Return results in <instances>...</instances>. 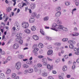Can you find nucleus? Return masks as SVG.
Wrapping results in <instances>:
<instances>
[{"label":"nucleus","mask_w":79,"mask_h":79,"mask_svg":"<svg viewBox=\"0 0 79 79\" xmlns=\"http://www.w3.org/2000/svg\"><path fill=\"white\" fill-rule=\"evenodd\" d=\"M60 25H58L56 23H54L52 26V28H50L52 30H54V31H58L57 30H56V29H60Z\"/></svg>","instance_id":"1"},{"label":"nucleus","mask_w":79,"mask_h":79,"mask_svg":"<svg viewBox=\"0 0 79 79\" xmlns=\"http://www.w3.org/2000/svg\"><path fill=\"white\" fill-rule=\"evenodd\" d=\"M21 63L20 62H17L15 65V67L17 69H19L20 68H21Z\"/></svg>","instance_id":"2"},{"label":"nucleus","mask_w":79,"mask_h":79,"mask_svg":"<svg viewBox=\"0 0 79 79\" xmlns=\"http://www.w3.org/2000/svg\"><path fill=\"white\" fill-rule=\"evenodd\" d=\"M22 26L23 28L27 29L29 27V23H27L23 22L22 24Z\"/></svg>","instance_id":"3"},{"label":"nucleus","mask_w":79,"mask_h":79,"mask_svg":"<svg viewBox=\"0 0 79 79\" xmlns=\"http://www.w3.org/2000/svg\"><path fill=\"white\" fill-rule=\"evenodd\" d=\"M59 29H62L64 31H68V30L67 28L63 27L62 25H60V27Z\"/></svg>","instance_id":"4"},{"label":"nucleus","mask_w":79,"mask_h":79,"mask_svg":"<svg viewBox=\"0 0 79 79\" xmlns=\"http://www.w3.org/2000/svg\"><path fill=\"white\" fill-rule=\"evenodd\" d=\"M25 5H26V6H27V5H26V3H23V4H19L18 5V6H19V7L20 9H22L23 6H25Z\"/></svg>","instance_id":"5"},{"label":"nucleus","mask_w":79,"mask_h":79,"mask_svg":"<svg viewBox=\"0 0 79 79\" xmlns=\"http://www.w3.org/2000/svg\"><path fill=\"white\" fill-rule=\"evenodd\" d=\"M30 8L32 10L34 9L35 8V4L33 3H31L30 5Z\"/></svg>","instance_id":"6"},{"label":"nucleus","mask_w":79,"mask_h":79,"mask_svg":"<svg viewBox=\"0 0 79 79\" xmlns=\"http://www.w3.org/2000/svg\"><path fill=\"white\" fill-rule=\"evenodd\" d=\"M13 47V48H14V49H17V48H18V47H19V45L15 43L14 44Z\"/></svg>","instance_id":"7"},{"label":"nucleus","mask_w":79,"mask_h":79,"mask_svg":"<svg viewBox=\"0 0 79 79\" xmlns=\"http://www.w3.org/2000/svg\"><path fill=\"white\" fill-rule=\"evenodd\" d=\"M53 50H49L47 52L48 55H52L53 54Z\"/></svg>","instance_id":"8"},{"label":"nucleus","mask_w":79,"mask_h":79,"mask_svg":"<svg viewBox=\"0 0 79 79\" xmlns=\"http://www.w3.org/2000/svg\"><path fill=\"white\" fill-rule=\"evenodd\" d=\"M39 50V48H35L33 51V53H35V55H37V51Z\"/></svg>","instance_id":"9"},{"label":"nucleus","mask_w":79,"mask_h":79,"mask_svg":"<svg viewBox=\"0 0 79 79\" xmlns=\"http://www.w3.org/2000/svg\"><path fill=\"white\" fill-rule=\"evenodd\" d=\"M33 39L35 40H39V36L36 35H34L33 36Z\"/></svg>","instance_id":"10"},{"label":"nucleus","mask_w":79,"mask_h":79,"mask_svg":"<svg viewBox=\"0 0 79 79\" xmlns=\"http://www.w3.org/2000/svg\"><path fill=\"white\" fill-rule=\"evenodd\" d=\"M61 15V12L58 11L55 14L56 17H60Z\"/></svg>","instance_id":"11"},{"label":"nucleus","mask_w":79,"mask_h":79,"mask_svg":"<svg viewBox=\"0 0 79 79\" xmlns=\"http://www.w3.org/2000/svg\"><path fill=\"white\" fill-rule=\"evenodd\" d=\"M31 15L32 17L35 18L37 16V14L35 12H33L32 13Z\"/></svg>","instance_id":"12"},{"label":"nucleus","mask_w":79,"mask_h":79,"mask_svg":"<svg viewBox=\"0 0 79 79\" xmlns=\"http://www.w3.org/2000/svg\"><path fill=\"white\" fill-rule=\"evenodd\" d=\"M47 68L49 69V70H50L52 69H53V66H50V65L48 64L47 65Z\"/></svg>","instance_id":"13"},{"label":"nucleus","mask_w":79,"mask_h":79,"mask_svg":"<svg viewBox=\"0 0 79 79\" xmlns=\"http://www.w3.org/2000/svg\"><path fill=\"white\" fill-rule=\"evenodd\" d=\"M35 20L34 18H31L29 19V22L30 23H32L34 22Z\"/></svg>","instance_id":"14"},{"label":"nucleus","mask_w":79,"mask_h":79,"mask_svg":"<svg viewBox=\"0 0 79 79\" xmlns=\"http://www.w3.org/2000/svg\"><path fill=\"white\" fill-rule=\"evenodd\" d=\"M22 39V37H18L15 39V41L16 42H19L20 40Z\"/></svg>","instance_id":"15"},{"label":"nucleus","mask_w":79,"mask_h":79,"mask_svg":"<svg viewBox=\"0 0 79 79\" xmlns=\"http://www.w3.org/2000/svg\"><path fill=\"white\" fill-rule=\"evenodd\" d=\"M0 77L2 79H4L5 77V76L3 73H0Z\"/></svg>","instance_id":"16"},{"label":"nucleus","mask_w":79,"mask_h":79,"mask_svg":"<svg viewBox=\"0 0 79 79\" xmlns=\"http://www.w3.org/2000/svg\"><path fill=\"white\" fill-rule=\"evenodd\" d=\"M38 47L40 48H42L44 47V45H43L42 44L39 43L38 44Z\"/></svg>","instance_id":"17"},{"label":"nucleus","mask_w":79,"mask_h":79,"mask_svg":"<svg viewBox=\"0 0 79 79\" xmlns=\"http://www.w3.org/2000/svg\"><path fill=\"white\" fill-rule=\"evenodd\" d=\"M25 32L26 33H27V34H30L31 33V30L27 29L25 30Z\"/></svg>","instance_id":"18"},{"label":"nucleus","mask_w":79,"mask_h":79,"mask_svg":"<svg viewBox=\"0 0 79 79\" xmlns=\"http://www.w3.org/2000/svg\"><path fill=\"white\" fill-rule=\"evenodd\" d=\"M31 31H35L36 29V27L35 26L31 27Z\"/></svg>","instance_id":"19"},{"label":"nucleus","mask_w":79,"mask_h":79,"mask_svg":"<svg viewBox=\"0 0 79 79\" xmlns=\"http://www.w3.org/2000/svg\"><path fill=\"white\" fill-rule=\"evenodd\" d=\"M56 19H57V20H56L57 21V23L58 24H61V22L59 20V19L58 18H57Z\"/></svg>","instance_id":"20"},{"label":"nucleus","mask_w":79,"mask_h":79,"mask_svg":"<svg viewBox=\"0 0 79 79\" xmlns=\"http://www.w3.org/2000/svg\"><path fill=\"white\" fill-rule=\"evenodd\" d=\"M67 67L66 66H64L62 68V69L64 71H66L67 70Z\"/></svg>","instance_id":"21"},{"label":"nucleus","mask_w":79,"mask_h":79,"mask_svg":"<svg viewBox=\"0 0 79 79\" xmlns=\"http://www.w3.org/2000/svg\"><path fill=\"white\" fill-rule=\"evenodd\" d=\"M28 73H33L34 71L33 69H28Z\"/></svg>","instance_id":"22"},{"label":"nucleus","mask_w":79,"mask_h":79,"mask_svg":"<svg viewBox=\"0 0 79 79\" xmlns=\"http://www.w3.org/2000/svg\"><path fill=\"white\" fill-rule=\"evenodd\" d=\"M23 68H29V66L28 65H27L26 64H24L23 65Z\"/></svg>","instance_id":"23"},{"label":"nucleus","mask_w":79,"mask_h":79,"mask_svg":"<svg viewBox=\"0 0 79 79\" xmlns=\"http://www.w3.org/2000/svg\"><path fill=\"white\" fill-rule=\"evenodd\" d=\"M11 73V69H7L6 71V74H10Z\"/></svg>","instance_id":"24"},{"label":"nucleus","mask_w":79,"mask_h":79,"mask_svg":"<svg viewBox=\"0 0 79 79\" xmlns=\"http://www.w3.org/2000/svg\"><path fill=\"white\" fill-rule=\"evenodd\" d=\"M26 63L28 64H32V61H28L26 62Z\"/></svg>","instance_id":"25"},{"label":"nucleus","mask_w":79,"mask_h":79,"mask_svg":"<svg viewBox=\"0 0 79 79\" xmlns=\"http://www.w3.org/2000/svg\"><path fill=\"white\" fill-rule=\"evenodd\" d=\"M69 48H70V49H73L74 48V46L73 44H70L69 46Z\"/></svg>","instance_id":"26"},{"label":"nucleus","mask_w":79,"mask_h":79,"mask_svg":"<svg viewBox=\"0 0 79 79\" xmlns=\"http://www.w3.org/2000/svg\"><path fill=\"white\" fill-rule=\"evenodd\" d=\"M44 21H47L48 20V17H45L44 18Z\"/></svg>","instance_id":"27"},{"label":"nucleus","mask_w":79,"mask_h":79,"mask_svg":"<svg viewBox=\"0 0 79 79\" xmlns=\"http://www.w3.org/2000/svg\"><path fill=\"white\" fill-rule=\"evenodd\" d=\"M47 59H46V58H44L42 59V62L43 63H46V62H47Z\"/></svg>","instance_id":"28"},{"label":"nucleus","mask_w":79,"mask_h":79,"mask_svg":"<svg viewBox=\"0 0 79 79\" xmlns=\"http://www.w3.org/2000/svg\"><path fill=\"white\" fill-rule=\"evenodd\" d=\"M34 68L35 69V71L36 72L37 71V69L38 68H37V66H36V65H34Z\"/></svg>","instance_id":"29"},{"label":"nucleus","mask_w":79,"mask_h":79,"mask_svg":"<svg viewBox=\"0 0 79 79\" xmlns=\"http://www.w3.org/2000/svg\"><path fill=\"white\" fill-rule=\"evenodd\" d=\"M18 57L19 58H20V59H22L24 58V56L23 55H19L18 56Z\"/></svg>","instance_id":"30"},{"label":"nucleus","mask_w":79,"mask_h":79,"mask_svg":"<svg viewBox=\"0 0 79 79\" xmlns=\"http://www.w3.org/2000/svg\"><path fill=\"white\" fill-rule=\"evenodd\" d=\"M16 77V74L15 73H13L12 75V78H15Z\"/></svg>","instance_id":"31"},{"label":"nucleus","mask_w":79,"mask_h":79,"mask_svg":"<svg viewBox=\"0 0 79 79\" xmlns=\"http://www.w3.org/2000/svg\"><path fill=\"white\" fill-rule=\"evenodd\" d=\"M38 45L37 44H35L34 45H33L32 48H34L35 49V48H37V47H38Z\"/></svg>","instance_id":"32"},{"label":"nucleus","mask_w":79,"mask_h":79,"mask_svg":"<svg viewBox=\"0 0 79 79\" xmlns=\"http://www.w3.org/2000/svg\"><path fill=\"white\" fill-rule=\"evenodd\" d=\"M68 40V38H63L62 40V41L63 42H66Z\"/></svg>","instance_id":"33"},{"label":"nucleus","mask_w":79,"mask_h":79,"mask_svg":"<svg viewBox=\"0 0 79 79\" xmlns=\"http://www.w3.org/2000/svg\"><path fill=\"white\" fill-rule=\"evenodd\" d=\"M40 32L42 34V35H45V34H44V31H43L42 29L40 30Z\"/></svg>","instance_id":"34"},{"label":"nucleus","mask_w":79,"mask_h":79,"mask_svg":"<svg viewBox=\"0 0 79 79\" xmlns=\"http://www.w3.org/2000/svg\"><path fill=\"white\" fill-rule=\"evenodd\" d=\"M60 61V60L59 59H57L56 60L55 63H58Z\"/></svg>","instance_id":"35"},{"label":"nucleus","mask_w":79,"mask_h":79,"mask_svg":"<svg viewBox=\"0 0 79 79\" xmlns=\"http://www.w3.org/2000/svg\"><path fill=\"white\" fill-rule=\"evenodd\" d=\"M21 33H18L17 34V36L18 37H22L21 36Z\"/></svg>","instance_id":"36"},{"label":"nucleus","mask_w":79,"mask_h":79,"mask_svg":"<svg viewBox=\"0 0 79 79\" xmlns=\"http://www.w3.org/2000/svg\"><path fill=\"white\" fill-rule=\"evenodd\" d=\"M11 10V8L10 7H9L7 9V11L10 12Z\"/></svg>","instance_id":"37"},{"label":"nucleus","mask_w":79,"mask_h":79,"mask_svg":"<svg viewBox=\"0 0 79 79\" xmlns=\"http://www.w3.org/2000/svg\"><path fill=\"white\" fill-rule=\"evenodd\" d=\"M61 9V7H59L56 8V11H60Z\"/></svg>","instance_id":"38"},{"label":"nucleus","mask_w":79,"mask_h":79,"mask_svg":"<svg viewBox=\"0 0 79 79\" xmlns=\"http://www.w3.org/2000/svg\"><path fill=\"white\" fill-rule=\"evenodd\" d=\"M42 76H47V73H43L42 74Z\"/></svg>","instance_id":"39"},{"label":"nucleus","mask_w":79,"mask_h":79,"mask_svg":"<svg viewBox=\"0 0 79 79\" xmlns=\"http://www.w3.org/2000/svg\"><path fill=\"white\" fill-rule=\"evenodd\" d=\"M65 5H66L67 6H68V5H70V2H65Z\"/></svg>","instance_id":"40"},{"label":"nucleus","mask_w":79,"mask_h":79,"mask_svg":"<svg viewBox=\"0 0 79 79\" xmlns=\"http://www.w3.org/2000/svg\"><path fill=\"white\" fill-rule=\"evenodd\" d=\"M12 59V57L11 56H9L7 58V60H8L9 61H10V60H11Z\"/></svg>","instance_id":"41"},{"label":"nucleus","mask_w":79,"mask_h":79,"mask_svg":"<svg viewBox=\"0 0 79 79\" xmlns=\"http://www.w3.org/2000/svg\"><path fill=\"white\" fill-rule=\"evenodd\" d=\"M56 45H58V46H60V45H61V43H56Z\"/></svg>","instance_id":"42"},{"label":"nucleus","mask_w":79,"mask_h":79,"mask_svg":"<svg viewBox=\"0 0 79 79\" xmlns=\"http://www.w3.org/2000/svg\"><path fill=\"white\" fill-rule=\"evenodd\" d=\"M8 63V61L6 60L5 61H4L2 62V64H5L6 63Z\"/></svg>","instance_id":"43"},{"label":"nucleus","mask_w":79,"mask_h":79,"mask_svg":"<svg viewBox=\"0 0 79 79\" xmlns=\"http://www.w3.org/2000/svg\"><path fill=\"white\" fill-rule=\"evenodd\" d=\"M28 73V70H25V71L24 72V73L25 74H27Z\"/></svg>","instance_id":"44"},{"label":"nucleus","mask_w":79,"mask_h":79,"mask_svg":"<svg viewBox=\"0 0 79 79\" xmlns=\"http://www.w3.org/2000/svg\"><path fill=\"white\" fill-rule=\"evenodd\" d=\"M19 44H23V41L22 40H21L19 41Z\"/></svg>","instance_id":"45"},{"label":"nucleus","mask_w":79,"mask_h":79,"mask_svg":"<svg viewBox=\"0 0 79 79\" xmlns=\"http://www.w3.org/2000/svg\"><path fill=\"white\" fill-rule=\"evenodd\" d=\"M48 49H52V46H48Z\"/></svg>","instance_id":"46"},{"label":"nucleus","mask_w":79,"mask_h":79,"mask_svg":"<svg viewBox=\"0 0 79 79\" xmlns=\"http://www.w3.org/2000/svg\"><path fill=\"white\" fill-rule=\"evenodd\" d=\"M37 65L38 67H39V68L42 67V64H38Z\"/></svg>","instance_id":"47"},{"label":"nucleus","mask_w":79,"mask_h":79,"mask_svg":"<svg viewBox=\"0 0 79 79\" xmlns=\"http://www.w3.org/2000/svg\"><path fill=\"white\" fill-rule=\"evenodd\" d=\"M18 26H19V25H15L14 27H15L16 29H18Z\"/></svg>","instance_id":"48"},{"label":"nucleus","mask_w":79,"mask_h":79,"mask_svg":"<svg viewBox=\"0 0 79 79\" xmlns=\"http://www.w3.org/2000/svg\"><path fill=\"white\" fill-rule=\"evenodd\" d=\"M75 68H76V65H74L72 66V68L73 69H75Z\"/></svg>","instance_id":"49"},{"label":"nucleus","mask_w":79,"mask_h":79,"mask_svg":"<svg viewBox=\"0 0 79 79\" xmlns=\"http://www.w3.org/2000/svg\"><path fill=\"white\" fill-rule=\"evenodd\" d=\"M38 58H44V56H38Z\"/></svg>","instance_id":"50"},{"label":"nucleus","mask_w":79,"mask_h":79,"mask_svg":"<svg viewBox=\"0 0 79 79\" xmlns=\"http://www.w3.org/2000/svg\"><path fill=\"white\" fill-rule=\"evenodd\" d=\"M48 79H54L53 77L50 76L48 77Z\"/></svg>","instance_id":"51"},{"label":"nucleus","mask_w":79,"mask_h":79,"mask_svg":"<svg viewBox=\"0 0 79 79\" xmlns=\"http://www.w3.org/2000/svg\"><path fill=\"white\" fill-rule=\"evenodd\" d=\"M4 16L3 17V19H5V16H6V15H5V13H3Z\"/></svg>","instance_id":"52"},{"label":"nucleus","mask_w":79,"mask_h":79,"mask_svg":"<svg viewBox=\"0 0 79 79\" xmlns=\"http://www.w3.org/2000/svg\"><path fill=\"white\" fill-rule=\"evenodd\" d=\"M59 78L60 79H63V77L62 76H60V75L59 76Z\"/></svg>","instance_id":"53"},{"label":"nucleus","mask_w":79,"mask_h":79,"mask_svg":"<svg viewBox=\"0 0 79 79\" xmlns=\"http://www.w3.org/2000/svg\"><path fill=\"white\" fill-rule=\"evenodd\" d=\"M65 59H68V55H65L64 56Z\"/></svg>","instance_id":"54"},{"label":"nucleus","mask_w":79,"mask_h":79,"mask_svg":"<svg viewBox=\"0 0 79 79\" xmlns=\"http://www.w3.org/2000/svg\"><path fill=\"white\" fill-rule=\"evenodd\" d=\"M47 59L48 61H52V60L48 57H47Z\"/></svg>","instance_id":"55"},{"label":"nucleus","mask_w":79,"mask_h":79,"mask_svg":"<svg viewBox=\"0 0 79 79\" xmlns=\"http://www.w3.org/2000/svg\"><path fill=\"white\" fill-rule=\"evenodd\" d=\"M1 53L2 55H5V52L4 51H2V52H1Z\"/></svg>","instance_id":"56"},{"label":"nucleus","mask_w":79,"mask_h":79,"mask_svg":"<svg viewBox=\"0 0 79 79\" xmlns=\"http://www.w3.org/2000/svg\"><path fill=\"white\" fill-rule=\"evenodd\" d=\"M76 44V42L74 40H72V44Z\"/></svg>","instance_id":"57"},{"label":"nucleus","mask_w":79,"mask_h":79,"mask_svg":"<svg viewBox=\"0 0 79 79\" xmlns=\"http://www.w3.org/2000/svg\"><path fill=\"white\" fill-rule=\"evenodd\" d=\"M75 53L76 55H79V51L76 52H75Z\"/></svg>","instance_id":"58"},{"label":"nucleus","mask_w":79,"mask_h":79,"mask_svg":"<svg viewBox=\"0 0 79 79\" xmlns=\"http://www.w3.org/2000/svg\"><path fill=\"white\" fill-rule=\"evenodd\" d=\"M68 43H69L70 44H72V40H70L68 41Z\"/></svg>","instance_id":"59"},{"label":"nucleus","mask_w":79,"mask_h":79,"mask_svg":"<svg viewBox=\"0 0 79 79\" xmlns=\"http://www.w3.org/2000/svg\"><path fill=\"white\" fill-rule=\"evenodd\" d=\"M75 36H77L78 35H79V33L75 32Z\"/></svg>","instance_id":"60"},{"label":"nucleus","mask_w":79,"mask_h":79,"mask_svg":"<svg viewBox=\"0 0 79 79\" xmlns=\"http://www.w3.org/2000/svg\"><path fill=\"white\" fill-rule=\"evenodd\" d=\"M43 64L44 66H47V65L48 64L47 62H46L44 63H43Z\"/></svg>","instance_id":"61"},{"label":"nucleus","mask_w":79,"mask_h":79,"mask_svg":"<svg viewBox=\"0 0 79 79\" xmlns=\"http://www.w3.org/2000/svg\"><path fill=\"white\" fill-rule=\"evenodd\" d=\"M8 17H7L4 20L5 22H6V21H7V20H8Z\"/></svg>","instance_id":"62"},{"label":"nucleus","mask_w":79,"mask_h":79,"mask_svg":"<svg viewBox=\"0 0 79 79\" xmlns=\"http://www.w3.org/2000/svg\"><path fill=\"white\" fill-rule=\"evenodd\" d=\"M25 11H27V9H28V7L26 6L25 8Z\"/></svg>","instance_id":"63"},{"label":"nucleus","mask_w":79,"mask_h":79,"mask_svg":"<svg viewBox=\"0 0 79 79\" xmlns=\"http://www.w3.org/2000/svg\"><path fill=\"white\" fill-rule=\"evenodd\" d=\"M19 77L18 76V77H15L14 79H19Z\"/></svg>","instance_id":"64"}]
</instances>
